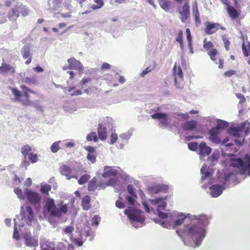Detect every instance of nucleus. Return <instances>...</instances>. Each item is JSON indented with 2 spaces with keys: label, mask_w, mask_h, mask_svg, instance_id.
Segmentation results:
<instances>
[{
  "label": "nucleus",
  "mask_w": 250,
  "mask_h": 250,
  "mask_svg": "<svg viewBox=\"0 0 250 250\" xmlns=\"http://www.w3.org/2000/svg\"><path fill=\"white\" fill-rule=\"evenodd\" d=\"M58 207L56 206L53 199L46 198L44 201L43 213L52 217H61L62 214H65L68 211L67 205L61 202Z\"/></svg>",
  "instance_id": "f257e3e1"
},
{
  "label": "nucleus",
  "mask_w": 250,
  "mask_h": 250,
  "mask_svg": "<svg viewBox=\"0 0 250 250\" xmlns=\"http://www.w3.org/2000/svg\"><path fill=\"white\" fill-rule=\"evenodd\" d=\"M20 88L23 91L21 92L18 88L10 87L12 94L14 96V101L20 103L23 106H29L32 104L30 100L29 94H37V92L30 89L25 84L20 85Z\"/></svg>",
  "instance_id": "f03ea898"
},
{
  "label": "nucleus",
  "mask_w": 250,
  "mask_h": 250,
  "mask_svg": "<svg viewBox=\"0 0 250 250\" xmlns=\"http://www.w3.org/2000/svg\"><path fill=\"white\" fill-rule=\"evenodd\" d=\"M244 159L245 162L240 158H236L233 160L230 166L239 168L241 174L244 175L248 173L250 175V156L246 155Z\"/></svg>",
  "instance_id": "7ed1b4c3"
},
{
  "label": "nucleus",
  "mask_w": 250,
  "mask_h": 250,
  "mask_svg": "<svg viewBox=\"0 0 250 250\" xmlns=\"http://www.w3.org/2000/svg\"><path fill=\"white\" fill-rule=\"evenodd\" d=\"M124 213L131 222H143L145 221V216L141 210L128 208Z\"/></svg>",
  "instance_id": "20e7f679"
},
{
  "label": "nucleus",
  "mask_w": 250,
  "mask_h": 250,
  "mask_svg": "<svg viewBox=\"0 0 250 250\" xmlns=\"http://www.w3.org/2000/svg\"><path fill=\"white\" fill-rule=\"evenodd\" d=\"M115 180L114 179H110L107 183L103 182H99L98 183L97 179L93 178L88 183V189L89 191H94L98 187L101 188H104L107 186H114L115 184Z\"/></svg>",
  "instance_id": "39448f33"
},
{
  "label": "nucleus",
  "mask_w": 250,
  "mask_h": 250,
  "mask_svg": "<svg viewBox=\"0 0 250 250\" xmlns=\"http://www.w3.org/2000/svg\"><path fill=\"white\" fill-rule=\"evenodd\" d=\"M25 195L27 200L31 205L35 206V208L40 207L41 202V197L38 192L31 190H26Z\"/></svg>",
  "instance_id": "423d86ee"
},
{
  "label": "nucleus",
  "mask_w": 250,
  "mask_h": 250,
  "mask_svg": "<svg viewBox=\"0 0 250 250\" xmlns=\"http://www.w3.org/2000/svg\"><path fill=\"white\" fill-rule=\"evenodd\" d=\"M222 2L226 5V10L229 18L232 20L238 19L240 17V10H236L234 7L230 5L228 0H221Z\"/></svg>",
  "instance_id": "0eeeda50"
},
{
  "label": "nucleus",
  "mask_w": 250,
  "mask_h": 250,
  "mask_svg": "<svg viewBox=\"0 0 250 250\" xmlns=\"http://www.w3.org/2000/svg\"><path fill=\"white\" fill-rule=\"evenodd\" d=\"M21 214L23 219L25 220L26 223L30 225L34 219V214L33 210L31 207L26 206L25 209L24 210L23 207H21Z\"/></svg>",
  "instance_id": "6e6552de"
},
{
  "label": "nucleus",
  "mask_w": 250,
  "mask_h": 250,
  "mask_svg": "<svg viewBox=\"0 0 250 250\" xmlns=\"http://www.w3.org/2000/svg\"><path fill=\"white\" fill-rule=\"evenodd\" d=\"M208 54L209 56L210 59L215 63L218 64V68L222 69L224 67V61L222 58H218L219 52L216 49H213L208 52Z\"/></svg>",
  "instance_id": "1a4fd4ad"
},
{
  "label": "nucleus",
  "mask_w": 250,
  "mask_h": 250,
  "mask_svg": "<svg viewBox=\"0 0 250 250\" xmlns=\"http://www.w3.org/2000/svg\"><path fill=\"white\" fill-rule=\"evenodd\" d=\"M219 29L222 30H225V28L222 26L219 23L208 22L205 28V32L207 35H211L217 32Z\"/></svg>",
  "instance_id": "9d476101"
},
{
  "label": "nucleus",
  "mask_w": 250,
  "mask_h": 250,
  "mask_svg": "<svg viewBox=\"0 0 250 250\" xmlns=\"http://www.w3.org/2000/svg\"><path fill=\"white\" fill-rule=\"evenodd\" d=\"M59 170L60 173L65 176L68 180H70L71 178L78 179V177L72 173V169L67 165H61L59 167Z\"/></svg>",
  "instance_id": "9b49d317"
},
{
  "label": "nucleus",
  "mask_w": 250,
  "mask_h": 250,
  "mask_svg": "<svg viewBox=\"0 0 250 250\" xmlns=\"http://www.w3.org/2000/svg\"><path fill=\"white\" fill-rule=\"evenodd\" d=\"M202 230L194 225H188L184 227V231L187 232L188 235H202Z\"/></svg>",
  "instance_id": "f8f14e48"
},
{
  "label": "nucleus",
  "mask_w": 250,
  "mask_h": 250,
  "mask_svg": "<svg viewBox=\"0 0 250 250\" xmlns=\"http://www.w3.org/2000/svg\"><path fill=\"white\" fill-rule=\"evenodd\" d=\"M23 238L26 246L30 247H36L38 245V240L32 237L31 233H25Z\"/></svg>",
  "instance_id": "ddd939ff"
},
{
  "label": "nucleus",
  "mask_w": 250,
  "mask_h": 250,
  "mask_svg": "<svg viewBox=\"0 0 250 250\" xmlns=\"http://www.w3.org/2000/svg\"><path fill=\"white\" fill-rule=\"evenodd\" d=\"M153 119L160 120V124L163 125H167L169 123V118L165 113H157L151 115Z\"/></svg>",
  "instance_id": "4468645a"
},
{
  "label": "nucleus",
  "mask_w": 250,
  "mask_h": 250,
  "mask_svg": "<svg viewBox=\"0 0 250 250\" xmlns=\"http://www.w3.org/2000/svg\"><path fill=\"white\" fill-rule=\"evenodd\" d=\"M190 7L188 2L184 3L181 9H179V13L181 16V20L185 22L190 16Z\"/></svg>",
  "instance_id": "2eb2a0df"
},
{
  "label": "nucleus",
  "mask_w": 250,
  "mask_h": 250,
  "mask_svg": "<svg viewBox=\"0 0 250 250\" xmlns=\"http://www.w3.org/2000/svg\"><path fill=\"white\" fill-rule=\"evenodd\" d=\"M209 135L208 139L212 143L215 144H219L221 142V140L219 137V131L217 129L212 127L208 131Z\"/></svg>",
  "instance_id": "dca6fc26"
},
{
  "label": "nucleus",
  "mask_w": 250,
  "mask_h": 250,
  "mask_svg": "<svg viewBox=\"0 0 250 250\" xmlns=\"http://www.w3.org/2000/svg\"><path fill=\"white\" fill-rule=\"evenodd\" d=\"M21 53L24 59H27L25 62L26 64H29L32 61V54L29 45H24L21 49Z\"/></svg>",
  "instance_id": "f3484780"
},
{
  "label": "nucleus",
  "mask_w": 250,
  "mask_h": 250,
  "mask_svg": "<svg viewBox=\"0 0 250 250\" xmlns=\"http://www.w3.org/2000/svg\"><path fill=\"white\" fill-rule=\"evenodd\" d=\"M67 62L71 69L77 70L78 71H82L83 70V66L81 62L74 58L68 59Z\"/></svg>",
  "instance_id": "a211bd4d"
},
{
  "label": "nucleus",
  "mask_w": 250,
  "mask_h": 250,
  "mask_svg": "<svg viewBox=\"0 0 250 250\" xmlns=\"http://www.w3.org/2000/svg\"><path fill=\"white\" fill-rule=\"evenodd\" d=\"M246 123H244L241 124L240 126L235 127H231L230 129L234 132L233 133V135L236 137H239L240 134L239 132H244L245 135H247L248 133L249 127H246Z\"/></svg>",
  "instance_id": "6ab92c4d"
},
{
  "label": "nucleus",
  "mask_w": 250,
  "mask_h": 250,
  "mask_svg": "<svg viewBox=\"0 0 250 250\" xmlns=\"http://www.w3.org/2000/svg\"><path fill=\"white\" fill-rule=\"evenodd\" d=\"M85 150L88 151L87 155V159L92 163H95L96 161L97 153L95 148L91 146H87L85 147Z\"/></svg>",
  "instance_id": "aec40b11"
},
{
  "label": "nucleus",
  "mask_w": 250,
  "mask_h": 250,
  "mask_svg": "<svg viewBox=\"0 0 250 250\" xmlns=\"http://www.w3.org/2000/svg\"><path fill=\"white\" fill-rule=\"evenodd\" d=\"M199 154L202 157L208 155L211 151V148L207 146L206 143L202 142L199 145Z\"/></svg>",
  "instance_id": "412c9836"
},
{
  "label": "nucleus",
  "mask_w": 250,
  "mask_h": 250,
  "mask_svg": "<svg viewBox=\"0 0 250 250\" xmlns=\"http://www.w3.org/2000/svg\"><path fill=\"white\" fill-rule=\"evenodd\" d=\"M211 196L213 197H217L222 193L223 187L219 185H214L209 188Z\"/></svg>",
  "instance_id": "4be33fe9"
},
{
  "label": "nucleus",
  "mask_w": 250,
  "mask_h": 250,
  "mask_svg": "<svg viewBox=\"0 0 250 250\" xmlns=\"http://www.w3.org/2000/svg\"><path fill=\"white\" fill-rule=\"evenodd\" d=\"M117 171L111 167L105 166L104 167V171L102 174L104 178H108L116 175Z\"/></svg>",
  "instance_id": "5701e85b"
},
{
  "label": "nucleus",
  "mask_w": 250,
  "mask_h": 250,
  "mask_svg": "<svg viewBox=\"0 0 250 250\" xmlns=\"http://www.w3.org/2000/svg\"><path fill=\"white\" fill-rule=\"evenodd\" d=\"M197 126V122L195 120H190L186 121L182 125V128L184 130L190 131L196 128Z\"/></svg>",
  "instance_id": "b1692460"
},
{
  "label": "nucleus",
  "mask_w": 250,
  "mask_h": 250,
  "mask_svg": "<svg viewBox=\"0 0 250 250\" xmlns=\"http://www.w3.org/2000/svg\"><path fill=\"white\" fill-rule=\"evenodd\" d=\"M173 74L175 77V82H176L178 78L181 80H183V74L181 67L180 65L177 67L176 63L175 64L173 67Z\"/></svg>",
  "instance_id": "393cba45"
},
{
  "label": "nucleus",
  "mask_w": 250,
  "mask_h": 250,
  "mask_svg": "<svg viewBox=\"0 0 250 250\" xmlns=\"http://www.w3.org/2000/svg\"><path fill=\"white\" fill-rule=\"evenodd\" d=\"M106 128L102 124H99L98 127V136L100 140L104 141L106 139L107 137Z\"/></svg>",
  "instance_id": "a878e982"
},
{
  "label": "nucleus",
  "mask_w": 250,
  "mask_h": 250,
  "mask_svg": "<svg viewBox=\"0 0 250 250\" xmlns=\"http://www.w3.org/2000/svg\"><path fill=\"white\" fill-rule=\"evenodd\" d=\"M90 201L91 198L88 195H85L83 198L82 201V206L84 210H87L90 208Z\"/></svg>",
  "instance_id": "bb28decb"
},
{
  "label": "nucleus",
  "mask_w": 250,
  "mask_h": 250,
  "mask_svg": "<svg viewBox=\"0 0 250 250\" xmlns=\"http://www.w3.org/2000/svg\"><path fill=\"white\" fill-rule=\"evenodd\" d=\"M21 82L28 85H35L37 83V79L35 76L32 77H25L21 79Z\"/></svg>",
  "instance_id": "cd10ccee"
},
{
  "label": "nucleus",
  "mask_w": 250,
  "mask_h": 250,
  "mask_svg": "<svg viewBox=\"0 0 250 250\" xmlns=\"http://www.w3.org/2000/svg\"><path fill=\"white\" fill-rule=\"evenodd\" d=\"M193 15L196 23H200V13L198 9L197 2H195L192 7Z\"/></svg>",
  "instance_id": "c85d7f7f"
},
{
  "label": "nucleus",
  "mask_w": 250,
  "mask_h": 250,
  "mask_svg": "<svg viewBox=\"0 0 250 250\" xmlns=\"http://www.w3.org/2000/svg\"><path fill=\"white\" fill-rule=\"evenodd\" d=\"M160 7L166 11H168L171 7V2L169 0H158Z\"/></svg>",
  "instance_id": "c756f323"
},
{
  "label": "nucleus",
  "mask_w": 250,
  "mask_h": 250,
  "mask_svg": "<svg viewBox=\"0 0 250 250\" xmlns=\"http://www.w3.org/2000/svg\"><path fill=\"white\" fill-rule=\"evenodd\" d=\"M150 202L153 205H157L160 203V204L158 205L157 208L159 209V210H160V209H165V208L166 206V203L162 201L161 198H156L153 200H150Z\"/></svg>",
  "instance_id": "7c9ffc66"
},
{
  "label": "nucleus",
  "mask_w": 250,
  "mask_h": 250,
  "mask_svg": "<svg viewBox=\"0 0 250 250\" xmlns=\"http://www.w3.org/2000/svg\"><path fill=\"white\" fill-rule=\"evenodd\" d=\"M195 219L198 220L200 223L204 226H206L208 224V218L205 215H198L195 216Z\"/></svg>",
  "instance_id": "2f4dec72"
},
{
  "label": "nucleus",
  "mask_w": 250,
  "mask_h": 250,
  "mask_svg": "<svg viewBox=\"0 0 250 250\" xmlns=\"http://www.w3.org/2000/svg\"><path fill=\"white\" fill-rule=\"evenodd\" d=\"M11 69L14 71V69L9 64L5 62H2L0 66V72L1 73H5L10 71Z\"/></svg>",
  "instance_id": "473e14b6"
},
{
  "label": "nucleus",
  "mask_w": 250,
  "mask_h": 250,
  "mask_svg": "<svg viewBox=\"0 0 250 250\" xmlns=\"http://www.w3.org/2000/svg\"><path fill=\"white\" fill-rule=\"evenodd\" d=\"M51 186L48 184H44L41 185L40 188L41 192L46 196L49 195V192L51 190Z\"/></svg>",
  "instance_id": "72a5a7b5"
},
{
  "label": "nucleus",
  "mask_w": 250,
  "mask_h": 250,
  "mask_svg": "<svg viewBox=\"0 0 250 250\" xmlns=\"http://www.w3.org/2000/svg\"><path fill=\"white\" fill-rule=\"evenodd\" d=\"M229 126V124L227 122L223 120H218L217 121V125L214 127V128L219 130L221 129H224Z\"/></svg>",
  "instance_id": "f704fd0d"
},
{
  "label": "nucleus",
  "mask_w": 250,
  "mask_h": 250,
  "mask_svg": "<svg viewBox=\"0 0 250 250\" xmlns=\"http://www.w3.org/2000/svg\"><path fill=\"white\" fill-rule=\"evenodd\" d=\"M183 35V33L182 30H180L178 31L177 37L176 38V41L180 43V47L182 49H183L184 48Z\"/></svg>",
  "instance_id": "c9c22d12"
},
{
  "label": "nucleus",
  "mask_w": 250,
  "mask_h": 250,
  "mask_svg": "<svg viewBox=\"0 0 250 250\" xmlns=\"http://www.w3.org/2000/svg\"><path fill=\"white\" fill-rule=\"evenodd\" d=\"M213 44L210 41H207L205 39L204 40L203 47L208 51L211 49H215L213 48Z\"/></svg>",
  "instance_id": "e433bc0d"
},
{
  "label": "nucleus",
  "mask_w": 250,
  "mask_h": 250,
  "mask_svg": "<svg viewBox=\"0 0 250 250\" xmlns=\"http://www.w3.org/2000/svg\"><path fill=\"white\" fill-rule=\"evenodd\" d=\"M86 140L88 141H94L95 142H97L98 140V138L97 134L95 132H92L88 134L86 136Z\"/></svg>",
  "instance_id": "4c0bfd02"
},
{
  "label": "nucleus",
  "mask_w": 250,
  "mask_h": 250,
  "mask_svg": "<svg viewBox=\"0 0 250 250\" xmlns=\"http://www.w3.org/2000/svg\"><path fill=\"white\" fill-rule=\"evenodd\" d=\"M94 1L97 3V4H93L91 5V8L93 10H96L102 7L104 4L103 0H94Z\"/></svg>",
  "instance_id": "58836bf2"
},
{
  "label": "nucleus",
  "mask_w": 250,
  "mask_h": 250,
  "mask_svg": "<svg viewBox=\"0 0 250 250\" xmlns=\"http://www.w3.org/2000/svg\"><path fill=\"white\" fill-rule=\"evenodd\" d=\"M31 147L28 145H25L23 146L21 148V152L24 158L26 157V155L29 153V152L31 150Z\"/></svg>",
  "instance_id": "ea45409f"
},
{
  "label": "nucleus",
  "mask_w": 250,
  "mask_h": 250,
  "mask_svg": "<svg viewBox=\"0 0 250 250\" xmlns=\"http://www.w3.org/2000/svg\"><path fill=\"white\" fill-rule=\"evenodd\" d=\"M90 179V176L87 174L82 175L78 180V183L80 185H83L86 183Z\"/></svg>",
  "instance_id": "a19ab883"
},
{
  "label": "nucleus",
  "mask_w": 250,
  "mask_h": 250,
  "mask_svg": "<svg viewBox=\"0 0 250 250\" xmlns=\"http://www.w3.org/2000/svg\"><path fill=\"white\" fill-rule=\"evenodd\" d=\"M20 12V7L15 6L12 9V13L11 14V17H15L18 18L19 17Z\"/></svg>",
  "instance_id": "79ce46f5"
},
{
  "label": "nucleus",
  "mask_w": 250,
  "mask_h": 250,
  "mask_svg": "<svg viewBox=\"0 0 250 250\" xmlns=\"http://www.w3.org/2000/svg\"><path fill=\"white\" fill-rule=\"evenodd\" d=\"M28 159L32 163H35L38 161V155L36 153L30 152L28 154Z\"/></svg>",
  "instance_id": "37998d69"
},
{
  "label": "nucleus",
  "mask_w": 250,
  "mask_h": 250,
  "mask_svg": "<svg viewBox=\"0 0 250 250\" xmlns=\"http://www.w3.org/2000/svg\"><path fill=\"white\" fill-rule=\"evenodd\" d=\"M222 40L223 41L225 49L227 51H229V45L230 44L229 38L226 35H224L222 37Z\"/></svg>",
  "instance_id": "c03bdc74"
},
{
  "label": "nucleus",
  "mask_w": 250,
  "mask_h": 250,
  "mask_svg": "<svg viewBox=\"0 0 250 250\" xmlns=\"http://www.w3.org/2000/svg\"><path fill=\"white\" fill-rule=\"evenodd\" d=\"M61 141H58L54 142L51 146V150L53 153L57 152L60 149L59 144Z\"/></svg>",
  "instance_id": "a18cd8bd"
},
{
  "label": "nucleus",
  "mask_w": 250,
  "mask_h": 250,
  "mask_svg": "<svg viewBox=\"0 0 250 250\" xmlns=\"http://www.w3.org/2000/svg\"><path fill=\"white\" fill-rule=\"evenodd\" d=\"M14 192L18 196V197L20 200H24L25 196L23 195L22 190L19 188H16L14 189Z\"/></svg>",
  "instance_id": "49530a36"
},
{
  "label": "nucleus",
  "mask_w": 250,
  "mask_h": 250,
  "mask_svg": "<svg viewBox=\"0 0 250 250\" xmlns=\"http://www.w3.org/2000/svg\"><path fill=\"white\" fill-rule=\"evenodd\" d=\"M201 172L203 175L202 176V179H205L209 176V172L206 169V167H202Z\"/></svg>",
  "instance_id": "de8ad7c7"
},
{
  "label": "nucleus",
  "mask_w": 250,
  "mask_h": 250,
  "mask_svg": "<svg viewBox=\"0 0 250 250\" xmlns=\"http://www.w3.org/2000/svg\"><path fill=\"white\" fill-rule=\"evenodd\" d=\"M198 144L197 142H191L188 144V148L192 151H196L198 148Z\"/></svg>",
  "instance_id": "09e8293b"
},
{
  "label": "nucleus",
  "mask_w": 250,
  "mask_h": 250,
  "mask_svg": "<svg viewBox=\"0 0 250 250\" xmlns=\"http://www.w3.org/2000/svg\"><path fill=\"white\" fill-rule=\"evenodd\" d=\"M127 189L128 192L132 196L135 197V198H137V195H136L134 188L132 185H129L127 187Z\"/></svg>",
  "instance_id": "8fccbe9b"
},
{
  "label": "nucleus",
  "mask_w": 250,
  "mask_h": 250,
  "mask_svg": "<svg viewBox=\"0 0 250 250\" xmlns=\"http://www.w3.org/2000/svg\"><path fill=\"white\" fill-rule=\"evenodd\" d=\"M74 230V228L73 226H67L62 230V233L64 234H70Z\"/></svg>",
  "instance_id": "3c124183"
},
{
  "label": "nucleus",
  "mask_w": 250,
  "mask_h": 250,
  "mask_svg": "<svg viewBox=\"0 0 250 250\" xmlns=\"http://www.w3.org/2000/svg\"><path fill=\"white\" fill-rule=\"evenodd\" d=\"M180 217H181L180 218L176 220L174 222V227L181 225L182 224H183L184 223V220L185 219V216H183V215H181Z\"/></svg>",
  "instance_id": "603ef678"
},
{
  "label": "nucleus",
  "mask_w": 250,
  "mask_h": 250,
  "mask_svg": "<svg viewBox=\"0 0 250 250\" xmlns=\"http://www.w3.org/2000/svg\"><path fill=\"white\" fill-rule=\"evenodd\" d=\"M14 230L13 233V237L16 239L17 240H19L20 239V236L19 234V232L17 230V223L15 221V219H14Z\"/></svg>",
  "instance_id": "864d4df0"
},
{
  "label": "nucleus",
  "mask_w": 250,
  "mask_h": 250,
  "mask_svg": "<svg viewBox=\"0 0 250 250\" xmlns=\"http://www.w3.org/2000/svg\"><path fill=\"white\" fill-rule=\"evenodd\" d=\"M155 67V65H154L152 68L150 67H146L144 70H143L140 74V76L141 77H144L146 74L148 72L153 70Z\"/></svg>",
  "instance_id": "5fc2aeb1"
},
{
  "label": "nucleus",
  "mask_w": 250,
  "mask_h": 250,
  "mask_svg": "<svg viewBox=\"0 0 250 250\" xmlns=\"http://www.w3.org/2000/svg\"><path fill=\"white\" fill-rule=\"evenodd\" d=\"M118 140V135L115 132H112L110 136V143L114 144Z\"/></svg>",
  "instance_id": "6e6d98bb"
},
{
  "label": "nucleus",
  "mask_w": 250,
  "mask_h": 250,
  "mask_svg": "<svg viewBox=\"0 0 250 250\" xmlns=\"http://www.w3.org/2000/svg\"><path fill=\"white\" fill-rule=\"evenodd\" d=\"M66 248V243L64 244L62 242H60L57 246L56 250H67Z\"/></svg>",
  "instance_id": "4d7b16f0"
},
{
  "label": "nucleus",
  "mask_w": 250,
  "mask_h": 250,
  "mask_svg": "<svg viewBox=\"0 0 250 250\" xmlns=\"http://www.w3.org/2000/svg\"><path fill=\"white\" fill-rule=\"evenodd\" d=\"M154 221L156 223H158L162 226L163 227L167 228V224L164 221L162 220L161 219L156 218L154 219Z\"/></svg>",
  "instance_id": "13d9d810"
},
{
  "label": "nucleus",
  "mask_w": 250,
  "mask_h": 250,
  "mask_svg": "<svg viewBox=\"0 0 250 250\" xmlns=\"http://www.w3.org/2000/svg\"><path fill=\"white\" fill-rule=\"evenodd\" d=\"M100 221V217L97 215H95L92 219V225L95 224L96 226L99 225Z\"/></svg>",
  "instance_id": "bf43d9fd"
},
{
  "label": "nucleus",
  "mask_w": 250,
  "mask_h": 250,
  "mask_svg": "<svg viewBox=\"0 0 250 250\" xmlns=\"http://www.w3.org/2000/svg\"><path fill=\"white\" fill-rule=\"evenodd\" d=\"M157 211H158V216L161 219H165L167 217V213L160 211L159 208L157 209Z\"/></svg>",
  "instance_id": "052dcab7"
},
{
  "label": "nucleus",
  "mask_w": 250,
  "mask_h": 250,
  "mask_svg": "<svg viewBox=\"0 0 250 250\" xmlns=\"http://www.w3.org/2000/svg\"><path fill=\"white\" fill-rule=\"evenodd\" d=\"M135 198H136L135 197H133L132 196L131 197V196H129L127 195L126 197V199L128 201L129 204L130 205H134V202H135Z\"/></svg>",
  "instance_id": "680f3d73"
},
{
  "label": "nucleus",
  "mask_w": 250,
  "mask_h": 250,
  "mask_svg": "<svg viewBox=\"0 0 250 250\" xmlns=\"http://www.w3.org/2000/svg\"><path fill=\"white\" fill-rule=\"evenodd\" d=\"M20 12L23 16H26L28 14V10L24 6H20Z\"/></svg>",
  "instance_id": "e2e57ef3"
},
{
  "label": "nucleus",
  "mask_w": 250,
  "mask_h": 250,
  "mask_svg": "<svg viewBox=\"0 0 250 250\" xmlns=\"http://www.w3.org/2000/svg\"><path fill=\"white\" fill-rule=\"evenodd\" d=\"M91 81V79L89 78H83L80 82L81 85L83 86L86 84L87 83L90 82Z\"/></svg>",
  "instance_id": "0e129e2a"
},
{
  "label": "nucleus",
  "mask_w": 250,
  "mask_h": 250,
  "mask_svg": "<svg viewBox=\"0 0 250 250\" xmlns=\"http://www.w3.org/2000/svg\"><path fill=\"white\" fill-rule=\"evenodd\" d=\"M235 74H236V72L234 70H228V71H226V72H225L224 75L226 77H230Z\"/></svg>",
  "instance_id": "69168bd1"
},
{
  "label": "nucleus",
  "mask_w": 250,
  "mask_h": 250,
  "mask_svg": "<svg viewBox=\"0 0 250 250\" xmlns=\"http://www.w3.org/2000/svg\"><path fill=\"white\" fill-rule=\"evenodd\" d=\"M186 32V34H187V39L188 42H192V37L191 35L190 29L189 28H187Z\"/></svg>",
  "instance_id": "338daca9"
},
{
  "label": "nucleus",
  "mask_w": 250,
  "mask_h": 250,
  "mask_svg": "<svg viewBox=\"0 0 250 250\" xmlns=\"http://www.w3.org/2000/svg\"><path fill=\"white\" fill-rule=\"evenodd\" d=\"M115 204L116 206L119 208H123L125 207V204L120 200L116 201Z\"/></svg>",
  "instance_id": "774afa93"
}]
</instances>
